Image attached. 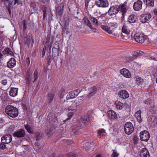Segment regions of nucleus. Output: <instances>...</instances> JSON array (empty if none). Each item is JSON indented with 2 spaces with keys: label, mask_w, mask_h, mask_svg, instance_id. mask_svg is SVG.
I'll use <instances>...</instances> for the list:
<instances>
[{
  "label": "nucleus",
  "mask_w": 157,
  "mask_h": 157,
  "mask_svg": "<svg viewBox=\"0 0 157 157\" xmlns=\"http://www.w3.org/2000/svg\"><path fill=\"white\" fill-rule=\"evenodd\" d=\"M13 0H6V2L5 3L6 7H11V6L13 3Z\"/></svg>",
  "instance_id": "40"
},
{
  "label": "nucleus",
  "mask_w": 157,
  "mask_h": 157,
  "mask_svg": "<svg viewBox=\"0 0 157 157\" xmlns=\"http://www.w3.org/2000/svg\"><path fill=\"white\" fill-rule=\"evenodd\" d=\"M30 7L34 11H36L37 10V6L35 3H32L30 5Z\"/></svg>",
  "instance_id": "41"
},
{
  "label": "nucleus",
  "mask_w": 157,
  "mask_h": 157,
  "mask_svg": "<svg viewBox=\"0 0 157 157\" xmlns=\"http://www.w3.org/2000/svg\"><path fill=\"white\" fill-rule=\"evenodd\" d=\"M47 63L48 65H49L52 62V58L51 56L48 55L47 58Z\"/></svg>",
  "instance_id": "44"
},
{
  "label": "nucleus",
  "mask_w": 157,
  "mask_h": 157,
  "mask_svg": "<svg viewBox=\"0 0 157 157\" xmlns=\"http://www.w3.org/2000/svg\"><path fill=\"white\" fill-rule=\"evenodd\" d=\"M12 138V136L10 134H6L2 137V142L3 143L8 144L11 142Z\"/></svg>",
  "instance_id": "13"
},
{
  "label": "nucleus",
  "mask_w": 157,
  "mask_h": 157,
  "mask_svg": "<svg viewBox=\"0 0 157 157\" xmlns=\"http://www.w3.org/2000/svg\"><path fill=\"white\" fill-rule=\"evenodd\" d=\"M1 83L3 85H6L7 83V80L5 79L2 81Z\"/></svg>",
  "instance_id": "54"
},
{
  "label": "nucleus",
  "mask_w": 157,
  "mask_h": 157,
  "mask_svg": "<svg viewBox=\"0 0 157 157\" xmlns=\"http://www.w3.org/2000/svg\"><path fill=\"white\" fill-rule=\"evenodd\" d=\"M144 103L146 105H148L150 103V101L149 99H147L144 101Z\"/></svg>",
  "instance_id": "61"
},
{
  "label": "nucleus",
  "mask_w": 157,
  "mask_h": 157,
  "mask_svg": "<svg viewBox=\"0 0 157 157\" xmlns=\"http://www.w3.org/2000/svg\"><path fill=\"white\" fill-rule=\"evenodd\" d=\"M121 35H122V37L124 39H125L126 40H127L130 36L129 35V36L128 37H127L126 35V34H124L123 33L121 34Z\"/></svg>",
  "instance_id": "52"
},
{
  "label": "nucleus",
  "mask_w": 157,
  "mask_h": 157,
  "mask_svg": "<svg viewBox=\"0 0 157 157\" xmlns=\"http://www.w3.org/2000/svg\"><path fill=\"white\" fill-rule=\"evenodd\" d=\"M59 49L55 48L52 49V59L55 62H56L58 58Z\"/></svg>",
  "instance_id": "17"
},
{
  "label": "nucleus",
  "mask_w": 157,
  "mask_h": 157,
  "mask_svg": "<svg viewBox=\"0 0 157 157\" xmlns=\"http://www.w3.org/2000/svg\"><path fill=\"white\" fill-rule=\"evenodd\" d=\"M18 90L17 88H11L9 92L10 95L13 97H15L17 94Z\"/></svg>",
  "instance_id": "25"
},
{
  "label": "nucleus",
  "mask_w": 157,
  "mask_h": 157,
  "mask_svg": "<svg viewBox=\"0 0 157 157\" xmlns=\"http://www.w3.org/2000/svg\"><path fill=\"white\" fill-rule=\"evenodd\" d=\"M38 74V71L37 70H35L33 74V78L34 79V80L33 81V82H34L36 81L38 79L39 77Z\"/></svg>",
  "instance_id": "38"
},
{
  "label": "nucleus",
  "mask_w": 157,
  "mask_h": 157,
  "mask_svg": "<svg viewBox=\"0 0 157 157\" xmlns=\"http://www.w3.org/2000/svg\"><path fill=\"white\" fill-rule=\"evenodd\" d=\"M121 73L126 78H129L131 77L130 72L126 69H123L120 70Z\"/></svg>",
  "instance_id": "24"
},
{
  "label": "nucleus",
  "mask_w": 157,
  "mask_h": 157,
  "mask_svg": "<svg viewBox=\"0 0 157 157\" xmlns=\"http://www.w3.org/2000/svg\"><path fill=\"white\" fill-rule=\"evenodd\" d=\"M134 38L136 42L140 43H143L145 39V37L143 34L139 33L135 34L134 35Z\"/></svg>",
  "instance_id": "11"
},
{
  "label": "nucleus",
  "mask_w": 157,
  "mask_h": 157,
  "mask_svg": "<svg viewBox=\"0 0 157 157\" xmlns=\"http://www.w3.org/2000/svg\"><path fill=\"white\" fill-rule=\"evenodd\" d=\"M63 5L60 4L57 7L56 10V17L60 18L63 13Z\"/></svg>",
  "instance_id": "10"
},
{
  "label": "nucleus",
  "mask_w": 157,
  "mask_h": 157,
  "mask_svg": "<svg viewBox=\"0 0 157 157\" xmlns=\"http://www.w3.org/2000/svg\"><path fill=\"white\" fill-rule=\"evenodd\" d=\"M140 157H149L150 155L148 150L146 148L142 149L140 153Z\"/></svg>",
  "instance_id": "23"
},
{
  "label": "nucleus",
  "mask_w": 157,
  "mask_h": 157,
  "mask_svg": "<svg viewBox=\"0 0 157 157\" xmlns=\"http://www.w3.org/2000/svg\"><path fill=\"white\" fill-rule=\"evenodd\" d=\"M63 93V91L62 90H61L59 94V97H60V98H63V95H62V94Z\"/></svg>",
  "instance_id": "63"
},
{
  "label": "nucleus",
  "mask_w": 157,
  "mask_h": 157,
  "mask_svg": "<svg viewBox=\"0 0 157 157\" xmlns=\"http://www.w3.org/2000/svg\"><path fill=\"white\" fill-rule=\"evenodd\" d=\"M67 156L68 157H76V155L73 153H71L67 154Z\"/></svg>",
  "instance_id": "50"
},
{
  "label": "nucleus",
  "mask_w": 157,
  "mask_h": 157,
  "mask_svg": "<svg viewBox=\"0 0 157 157\" xmlns=\"http://www.w3.org/2000/svg\"><path fill=\"white\" fill-rule=\"evenodd\" d=\"M55 94L54 93L48 94V99L49 101V103H51L52 101L55 97Z\"/></svg>",
  "instance_id": "34"
},
{
  "label": "nucleus",
  "mask_w": 157,
  "mask_h": 157,
  "mask_svg": "<svg viewBox=\"0 0 157 157\" xmlns=\"http://www.w3.org/2000/svg\"><path fill=\"white\" fill-rule=\"evenodd\" d=\"M25 131L22 129H19L13 133V136L18 138L23 137H25Z\"/></svg>",
  "instance_id": "9"
},
{
  "label": "nucleus",
  "mask_w": 157,
  "mask_h": 157,
  "mask_svg": "<svg viewBox=\"0 0 157 157\" xmlns=\"http://www.w3.org/2000/svg\"><path fill=\"white\" fill-rule=\"evenodd\" d=\"M4 144L2 143L0 144V150H4L6 148V146Z\"/></svg>",
  "instance_id": "49"
},
{
  "label": "nucleus",
  "mask_w": 157,
  "mask_h": 157,
  "mask_svg": "<svg viewBox=\"0 0 157 157\" xmlns=\"http://www.w3.org/2000/svg\"><path fill=\"white\" fill-rule=\"evenodd\" d=\"M118 6L115 5L111 6L109 9L108 13L110 16L116 15L119 12Z\"/></svg>",
  "instance_id": "5"
},
{
  "label": "nucleus",
  "mask_w": 157,
  "mask_h": 157,
  "mask_svg": "<svg viewBox=\"0 0 157 157\" xmlns=\"http://www.w3.org/2000/svg\"><path fill=\"white\" fill-rule=\"evenodd\" d=\"M143 2L147 6L152 7L154 6V0H143Z\"/></svg>",
  "instance_id": "28"
},
{
  "label": "nucleus",
  "mask_w": 157,
  "mask_h": 157,
  "mask_svg": "<svg viewBox=\"0 0 157 157\" xmlns=\"http://www.w3.org/2000/svg\"><path fill=\"white\" fill-rule=\"evenodd\" d=\"M138 20L136 16L134 14L130 15L128 17V21L130 23H132L136 22Z\"/></svg>",
  "instance_id": "26"
},
{
  "label": "nucleus",
  "mask_w": 157,
  "mask_h": 157,
  "mask_svg": "<svg viewBox=\"0 0 157 157\" xmlns=\"http://www.w3.org/2000/svg\"><path fill=\"white\" fill-rule=\"evenodd\" d=\"M52 115L51 113H50L48 116L47 118V121L48 122L51 124L53 125L55 128L56 126H55L56 125H57V123H59L58 121H57L56 117L55 118V119L54 121H52Z\"/></svg>",
  "instance_id": "16"
},
{
  "label": "nucleus",
  "mask_w": 157,
  "mask_h": 157,
  "mask_svg": "<svg viewBox=\"0 0 157 157\" xmlns=\"http://www.w3.org/2000/svg\"><path fill=\"white\" fill-rule=\"evenodd\" d=\"M79 90H75L69 93V94L66 97L67 100L72 99L77 97L80 93Z\"/></svg>",
  "instance_id": "15"
},
{
  "label": "nucleus",
  "mask_w": 157,
  "mask_h": 157,
  "mask_svg": "<svg viewBox=\"0 0 157 157\" xmlns=\"http://www.w3.org/2000/svg\"><path fill=\"white\" fill-rule=\"evenodd\" d=\"M113 152L111 156L112 157H117L118 155V153L114 150H113Z\"/></svg>",
  "instance_id": "48"
},
{
  "label": "nucleus",
  "mask_w": 157,
  "mask_h": 157,
  "mask_svg": "<svg viewBox=\"0 0 157 157\" xmlns=\"http://www.w3.org/2000/svg\"><path fill=\"white\" fill-rule=\"evenodd\" d=\"M23 30H25L27 28V24L26 22L25 21H24L23 22Z\"/></svg>",
  "instance_id": "51"
},
{
  "label": "nucleus",
  "mask_w": 157,
  "mask_h": 157,
  "mask_svg": "<svg viewBox=\"0 0 157 157\" xmlns=\"http://www.w3.org/2000/svg\"><path fill=\"white\" fill-rule=\"evenodd\" d=\"M49 39L48 38H47V41L45 43L46 46H44L43 48L42 52V57H44L46 51H47V56H51V48L52 45L50 44H49Z\"/></svg>",
  "instance_id": "3"
},
{
  "label": "nucleus",
  "mask_w": 157,
  "mask_h": 157,
  "mask_svg": "<svg viewBox=\"0 0 157 157\" xmlns=\"http://www.w3.org/2000/svg\"><path fill=\"white\" fill-rule=\"evenodd\" d=\"M157 123V119L155 117H152L149 120V123L153 127H155Z\"/></svg>",
  "instance_id": "31"
},
{
  "label": "nucleus",
  "mask_w": 157,
  "mask_h": 157,
  "mask_svg": "<svg viewBox=\"0 0 157 157\" xmlns=\"http://www.w3.org/2000/svg\"><path fill=\"white\" fill-rule=\"evenodd\" d=\"M84 142H83V147L84 148V149H85V150L86 151H88V145L89 144V143L88 142H87L86 143H85V144H84Z\"/></svg>",
  "instance_id": "46"
},
{
  "label": "nucleus",
  "mask_w": 157,
  "mask_h": 157,
  "mask_svg": "<svg viewBox=\"0 0 157 157\" xmlns=\"http://www.w3.org/2000/svg\"><path fill=\"white\" fill-rule=\"evenodd\" d=\"M136 81L137 84L139 85L141 84L143 82V79L140 77H138L136 79Z\"/></svg>",
  "instance_id": "43"
},
{
  "label": "nucleus",
  "mask_w": 157,
  "mask_h": 157,
  "mask_svg": "<svg viewBox=\"0 0 157 157\" xmlns=\"http://www.w3.org/2000/svg\"><path fill=\"white\" fill-rule=\"evenodd\" d=\"M95 4L97 6L102 8L107 7L109 5L107 0H98L95 1Z\"/></svg>",
  "instance_id": "8"
},
{
  "label": "nucleus",
  "mask_w": 157,
  "mask_h": 157,
  "mask_svg": "<svg viewBox=\"0 0 157 157\" xmlns=\"http://www.w3.org/2000/svg\"><path fill=\"white\" fill-rule=\"evenodd\" d=\"M26 63L28 66L29 65L30 63V60L29 57H27L26 60Z\"/></svg>",
  "instance_id": "53"
},
{
  "label": "nucleus",
  "mask_w": 157,
  "mask_h": 157,
  "mask_svg": "<svg viewBox=\"0 0 157 157\" xmlns=\"http://www.w3.org/2000/svg\"><path fill=\"white\" fill-rule=\"evenodd\" d=\"M116 107L117 109H121L122 108V106L123 105L122 103L119 101H117L115 103Z\"/></svg>",
  "instance_id": "35"
},
{
  "label": "nucleus",
  "mask_w": 157,
  "mask_h": 157,
  "mask_svg": "<svg viewBox=\"0 0 157 157\" xmlns=\"http://www.w3.org/2000/svg\"><path fill=\"white\" fill-rule=\"evenodd\" d=\"M49 157H64L62 155H59L57 157H55L53 155H51Z\"/></svg>",
  "instance_id": "64"
},
{
  "label": "nucleus",
  "mask_w": 157,
  "mask_h": 157,
  "mask_svg": "<svg viewBox=\"0 0 157 157\" xmlns=\"http://www.w3.org/2000/svg\"><path fill=\"white\" fill-rule=\"evenodd\" d=\"M83 20L84 23L87 26L90 28L92 26L91 23L90 21L86 17H84L83 18Z\"/></svg>",
  "instance_id": "33"
},
{
  "label": "nucleus",
  "mask_w": 157,
  "mask_h": 157,
  "mask_svg": "<svg viewBox=\"0 0 157 157\" xmlns=\"http://www.w3.org/2000/svg\"><path fill=\"white\" fill-rule=\"evenodd\" d=\"M141 113L140 110L138 111L135 113V117L139 123L141 122L142 121L141 116Z\"/></svg>",
  "instance_id": "30"
},
{
  "label": "nucleus",
  "mask_w": 157,
  "mask_h": 157,
  "mask_svg": "<svg viewBox=\"0 0 157 157\" xmlns=\"http://www.w3.org/2000/svg\"><path fill=\"white\" fill-rule=\"evenodd\" d=\"M94 32H97V29L93 27L92 26L90 28Z\"/></svg>",
  "instance_id": "57"
},
{
  "label": "nucleus",
  "mask_w": 157,
  "mask_h": 157,
  "mask_svg": "<svg viewBox=\"0 0 157 157\" xmlns=\"http://www.w3.org/2000/svg\"><path fill=\"white\" fill-rule=\"evenodd\" d=\"M96 90L97 89L95 86H94L92 87L90 89V92L87 96V97L90 98L94 95L96 92Z\"/></svg>",
  "instance_id": "29"
},
{
  "label": "nucleus",
  "mask_w": 157,
  "mask_h": 157,
  "mask_svg": "<svg viewBox=\"0 0 157 157\" xmlns=\"http://www.w3.org/2000/svg\"><path fill=\"white\" fill-rule=\"evenodd\" d=\"M119 96L121 98L124 99L128 98L129 97V94L126 90H122L118 93Z\"/></svg>",
  "instance_id": "19"
},
{
  "label": "nucleus",
  "mask_w": 157,
  "mask_h": 157,
  "mask_svg": "<svg viewBox=\"0 0 157 157\" xmlns=\"http://www.w3.org/2000/svg\"><path fill=\"white\" fill-rule=\"evenodd\" d=\"M140 140L143 141H147L150 138V134L149 132L146 130H144L140 133Z\"/></svg>",
  "instance_id": "6"
},
{
  "label": "nucleus",
  "mask_w": 157,
  "mask_h": 157,
  "mask_svg": "<svg viewBox=\"0 0 157 157\" xmlns=\"http://www.w3.org/2000/svg\"><path fill=\"white\" fill-rule=\"evenodd\" d=\"M32 73L29 70H27L26 73V82L28 86L30 85L32 79L31 77Z\"/></svg>",
  "instance_id": "20"
},
{
  "label": "nucleus",
  "mask_w": 157,
  "mask_h": 157,
  "mask_svg": "<svg viewBox=\"0 0 157 157\" xmlns=\"http://www.w3.org/2000/svg\"><path fill=\"white\" fill-rule=\"evenodd\" d=\"M143 2L140 0H138L134 3L133 8L136 11H139L142 9Z\"/></svg>",
  "instance_id": "14"
},
{
  "label": "nucleus",
  "mask_w": 157,
  "mask_h": 157,
  "mask_svg": "<svg viewBox=\"0 0 157 157\" xmlns=\"http://www.w3.org/2000/svg\"><path fill=\"white\" fill-rule=\"evenodd\" d=\"M122 31L124 34H125L126 35L127 37L129 36V35L130 33V30L128 27L125 24L122 27Z\"/></svg>",
  "instance_id": "27"
},
{
  "label": "nucleus",
  "mask_w": 157,
  "mask_h": 157,
  "mask_svg": "<svg viewBox=\"0 0 157 157\" xmlns=\"http://www.w3.org/2000/svg\"><path fill=\"white\" fill-rule=\"evenodd\" d=\"M66 30V27H65L64 28L63 27H62V35H63V34H64L65 33Z\"/></svg>",
  "instance_id": "60"
},
{
  "label": "nucleus",
  "mask_w": 157,
  "mask_h": 157,
  "mask_svg": "<svg viewBox=\"0 0 157 157\" xmlns=\"http://www.w3.org/2000/svg\"><path fill=\"white\" fill-rule=\"evenodd\" d=\"M47 10V7H43L42 9L43 13H46V11Z\"/></svg>",
  "instance_id": "59"
},
{
  "label": "nucleus",
  "mask_w": 157,
  "mask_h": 157,
  "mask_svg": "<svg viewBox=\"0 0 157 157\" xmlns=\"http://www.w3.org/2000/svg\"><path fill=\"white\" fill-rule=\"evenodd\" d=\"M52 48L59 49V44L58 42L56 41L53 44V46Z\"/></svg>",
  "instance_id": "42"
},
{
  "label": "nucleus",
  "mask_w": 157,
  "mask_h": 157,
  "mask_svg": "<svg viewBox=\"0 0 157 157\" xmlns=\"http://www.w3.org/2000/svg\"><path fill=\"white\" fill-rule=\"evenodd\" d=\"M6 113L12 118L17 117L18 115V111L17 108L11 105H8L5 109Z\"/></svg>",
  "instance_id": "1"
},
{
  "label": "nucleus",
  "mask_w": 157,
  "mask_h": 157,
  "mask_svg": "<svg viewBox=\"0 0 157 157\" xmlns=\"http://www.w3.org/2000/svg\"><path fill=\"white\" fill-rule=\"evenodd\" d=\"M42 133L40 132H38L36 133V140H39L42 137Z\"/></svg>",
  "instance_id": "37"
},
{
  "label": "nucleus",
  "mask_w": 157,
  "mask_h": 157,
  "mask_svg": "<svg viewBox=\"0 0 157 157\" xmlns=\"http://www.w3.org/2000/svg\"><path fill=\"white\" fill-rule=\"evenodd\" d=\"M6 50L7 52V54L11 55H13V52L11 50L10 48H6Z\"/></svg>",
  "instance_id": "47"
},
{
  "label": "nucleus",
  "mask_w": 157,
  "mask_h": 157,
  "mask_svg": "<svg viewBox=\"0 0 157 157\" xmlns=\"http://www.w3.org/2000/svg\"><path fill=\"white\" fill-rule=\"evenodd\" d=\"M42 2L44 4H47L49 3V0H42Z\"/></svg>",
  "instance_id": "58"
},
{
  "label": "nucleus",
  "mask_w": 157,
  "mask_h": 157,
  "mask_svg": "<svg viewBox=\"0 0 157 157\" xmlns=\"http://www.w3.org/2000/svg\"><path fill=\"white\" fill-rule=\"evenodd\" d=\"M119 7V10H120L121 12L122 13V17H124V14L127 12V10L128 9V8L127 7V5L126 4H123L121 5H120L119 6H118Z\"/></svg>",
  "instance_id": "18"
},
{
  "label": "nucleus",
  "mask_w": 157,
  "mask_h": 157,
  "mask_svg": "<svg viewBox=\"0 0 157 157\" xmlns=\"http://www.w3.org/2000/svg\"><path fill=\"white\" fill-rule=\"evenodd\" d=\"M133 55L136 57L140 56L139 54V51H137L136 52H135Z\"/></svg>",
  "instance_id": "62"
},
{
  "label": "nucleus",
  "mask_w": 157,
  "mask_h": 157,
  "mask_svg": "<svg viewBox=\"0 0 157 157\" xmlns=\"http://www.w3.org/2000/svg\"><path fill=\"white\" fill-rule=\"evenodd\" d=\"M17 4L18 5H21V6L22 5V2L21 0H14V5Z\"/></svg>",
  "instance_id": "45"
},
{
  "label": "nucleus",
  "mask_w": 157,
  "mask_h": 157,
  "mask_svg": "<svg viewBox=\"0 0 157 157\" xmlns=\"http://www.w3.org/2000/svg\"><path fill=\"white\" fill-rule=\"evenodd\" d=\"M124 129L126 134L128 135L130 134L134 130V128L132 124L129 122H127L124 125Z\"/></svg>",
  "instance_id": "4"
},
{
  "label": "nucleus",
  "mask_w": 157,
  "mask_h": 157,
  "mask_svg": "<svg viewBox=\"0 0 157 157\" xmlns=\"http://www.w3.org/2000/svg\"><path fill=\"white\" fill-rule=\"evenodd\" d=\"M108 116L111 119H115L117 117V114L115 112L112 110H109L108 112Z\"/></svg>",
  "instance_id": "21"
},
{
  "label": "nucleus",
  "mask_w": 157,
  "mask_h": 157,
  "mask_svg": "<svg viewBox=\"0 0 157 157\" xmlns=\"http://www.w3.org/2000/svg\"><path fill=\"white\" fill-rule=\"evenodd\" d=\"M74 115V113L73 112H71L68 114V116L70 118L73 117Z\"/></svg>",
  "instance_id": "55"
},
{
  "label": "nucleus",
  "mask_w": 157,
  "mask_h": 157,
  "mask_svg": "<svg viewBox=\"0 0 157 157\" xmlns=\"http://www.w3.org/2000/svg\"><path fill=\"white\" fill-rule=\"evenodd\" d=\"M16 64V61L15 59L12 58L9 60L7 63V66L9 68H12L15 66Z\"/></svg>",
  "instance_id": "22"
},
{
  "label": "nucleus",
  "mask_w": 157,
  "mask_h": 157,
  "mask_svg": "<svg viewBox=\"0 0 157 157\" xmlns=\"http://www.w3.org/2000/svg\"><path fill=\"white\" fill-rule=\"evenodd\" d=\"M81 126L82 124L81 122H79L78 125L76 124L72 126L71 127L72 131L71 134L73 136L78 134Z\"/></svg>",
  "instance_id": "7"
},
{
  "label": "nucleus",
  "mask_w": 157,
  "mask_h": 157,
  "mask_svg": "<svg viewBox=\"0 0 157 157\" xmlns=\"http://www.w3.org/2000/svg\"><path fill=\"white\" fill-rule=\"evenodd\" d=\"M105 132V130L104 129H101V130H99L98 132V134L100 135L102 133L104 132Z\"/></svg>",
  "instance_id": "56"
},
{
  "label": "nucleus",
  "mask_w": 157,
  "mask_h": 157,
  "mask_svg": "<svg viewBox=\"0 0 157 157\" xmlns=\"http://www.w3.org/2000/svg\"><path fill=\"white\" fill-rule=\"evenodd\" d=\"M81 121L84 124H86L89 121V118L88 116H84L81 118Z\"/></svg>",
  "instance_id": "32"
},
{
  "label": "nucleus",
  "mask_w": 157,
  "mask_h": 157,
  "mask_svg": "<svg viewBox=\"0 0 157 157\" xmlns=\"http://www.w3.org/2000/svg\"><path fill=\"white\" fill-rule=\"evenodd\" d=\"M117 24L115 22H110L107 26L101 25V29L108 33L111 34L114 31V29L117 26Z\"/></svg>",
  "instance_id": "2"
},
{
  "label": "nucleus",
  "mask_w": 157,
  "mask_h": 157,
  "mask_svg": "<svg viewBox=\"0 0 157 157\" xmlns=\"http://www.w3.org/2000/svg\"><path fill=\"white\" fill-rule=\"evenodd\" d=\"M89 19L90 20L95 24V25H98V21L96 18L91 15H90L89 16Z\"/></svg>",
  "instance_id": "36"
},
{
  "label": "nucleus",
  "mask_w": 157,
  "mask_h": 157,
  "mask_svg": "<svg viewBox=\"0 0 157 157\" xmlns=\"http://www.w3.org/2000/svg\"><path fill=\"white\" fill-rule=\"evenodd\" d=\"M25 127L27 131L29 133H33V129L31 128L29 124L25 125Z\"/></svg>",
  "instance_id": "39"
},
{
  "label": "nucleus",
  "mask_w": 157,
  "mask_h": 157,
  "mask_svg": "<svg viewBox=\"0 0 157 157\" xmlns=\"http://www.w3.org/2000/svg\"><path fill=\"white\" fill-rule=\"evenodd\" d=\"M151 15L150 13H148L146 14H142L140 16V20L142 23H145L149 21L151 18Z\"/></svg>",
  "instance_id": "12"
}]
</instances>
